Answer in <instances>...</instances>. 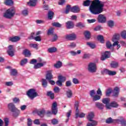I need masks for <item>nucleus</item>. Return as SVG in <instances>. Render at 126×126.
Wrapping results in <instances>:
<instances>
[{
  "label": "nucleus",
  "instance_id": "obj_1",
  "mask_svg": "<svg viewBox=\"0 0 126 126\" xmlns=\"http://www.w3.org/2000/svg\"><path fill=\"white\" fill-rule=\"evenodd\" d=\"M83 5L84 6H89V10L92 14L97 15L102 13L105 5V2H101L99 0H94L91 1L90 0H86L84 1Z\"/></svg>",
  "mask_w": 126,
  "mask_h": 126
},
{
  "label": "nucleus",
  "instance_id": "obj_2",
  "mask_svg": "<svg viewBox=\"0 0 126 126\" xmlns=\"http://www.w3.org/2000/svg\"><path fill=\"white\" fill-rule=\"evenodd\" d=\"M15 15V8L12 7L6 10L4 13L3 16L5 18L10 19L11 17H13Z\"/></svg>",
  "mask_w": 126,
  "mask_h": 126
},
{
  "label": "nucleus",
  "instance_id": "obj_3",
  "mask_svg": "<svg viewBox=\"0 0 126 126\" xmlns=\"http://www.w3.org/2000/svg\"><path fill=\"white\" fill-rule=\"evenodd\" d=\"M93 118H94V112H91L89 113L88 116H87V119L89 122H91L92 123H88L87 126H95L97 125V122L92 120Z\"/></svg>",
  "mask_w": 126,
  "mask_h": 126
},
{
  "label": "nucleus",
  "instance_id": "obj_4",
  "mask_svg": "<svg viewBox=\"0 0 126 126\" xmlns=\"http://www.w3.org/2000/svg\"><path fill=\"white\" fill-rule=\"evenodd\" d=\"M27 95L31 98L32 100H33L34 98H36L37 96H38V94L36 92V90L34 89H31L27 92Z\"/></svg>",
  "mask_w": 126,
  "mask_h": 126
},
{
  "label": "nucleus",
  "instance_id": "obj_5",
  "mask_svg": "<svg viewBox=\"0 0 126 126\" xmlns=\"http://www.w3.org/2000/svg\"><path fill=\"white\" fill-rule=\"evenodd\" d=\"M88 69L89 72H91L92 73L96 72V71H97V66L96 65V63H90L88 65Z\"/></svg>",
  "mask_w": 126,
  "mask_h": 126
},
{
  "label": "nucleus",
  "instance_id": "obj_6",
  "mask_svg": "<svg viewBox=\"0 0 126 126\" xmlns=\"http://www.w3.org/2000/svg\"><path fill=\"white\" fill-rule=\"evenodd\" d=\"M76 38L77 36L74 32L65 35V38L66 40H68L69 41H75V40H76Z\"/></svg>",
  "mask_w": 126,
  "mask_h": 126
},
{
  "label": "nucleus",
  "instance_id": "obj_7",
  "mask_svg": "<svg viewBox=\"0 0 126 126\" xmlns=\"http://www.w3.org/2000/svg\"><path fill=\"white\" fill-rule=\"evenodd\" d=\"M97 20L98 23H105L106 21H107V18L105 15L100 14L98 15Z\"/></svg>",
  "mask_w": 126,
  "mask_h": 126
},
{
  "label": "nucleus",
  "instance_id": "obj_8",
  "mask_svg": "<svg viewBox=\"0 0 126 126\" xmlns=\"http://www.w3.org/2000/svg\"><path fill=\"white\" fill-rule=\"evenodd\" d=\"M111 57V52L110 51H105L104 53H103L100 58V60L101 61H105L107 60V59H110Z\"/></svg>",
  "mask_w": 126,
  "mask_h": 126
},
{
  "label": "nucleus",
  "instance_id": "obj_9",
  "mask_svg": "<svg viewBox=\"0 0 126 126\" xmlns=\"http://www.w3.org/2000/svg\"><path fill=\"white\" fill-rule=\"evenodd\" d=\"M51 110L53 115H57L58 114V103L57 102H54L52 104Z\"/></svg>",
  "mask_w": 126,
  "mask_h": 126
},
{
  "label": "nucleus",
  "instance_id": "obj_10",
  "mask_svg": "<svg viewBox=\"0 0 126 126\" xmlns=\"http://www.w3.org/2000/svg\"><path fill=\"white\" fill-rule=\"evenodd\" d=\"M8 50L7 51V53L10 57H13L14 56V49H13V45H9Z\"/></svg>",
  "mask_w": 126,
  "mask_h": 126
},
{
  "label": "nucleus",
  "instance_id": "obj_11",
  "mask_svg": "<svg viewBox=\"0 0 126 126\" xmlns=\"http://www.w3.org/2000/svg\"><path fill=\"white\" fill-rule=\"evenodd\" d=\"M103 72L104 73H105V74H108V75H110V76H114V75L117 74V72H116V71H112L108 69H104Z\"/></svg>",
  "mask_w": 126,
  "mask_h": 126
},
{
  "label": "nucleus",
  "instance_id": "obj_12",
  "mask_svg": "<svg viewBox=\"0 0 126 126\" xmlns=\"http://www.w3.org/2000/svg\"><path fill=\"white\" fill-rule=\"evenodd\" d=\"M8 109L9 111H10V112H11V113H12L13 112L16 111L17 108H16L14 104H13V103H10L8 104Z\"/></svg>",
  "mask_w": 126,
  "mask_h": 126
},
{
  "label": "nucleus",
  "instance_id": "obj_13",
  "mask_svg": "<svg viewBox=\"0 0 126 126\" xmlns=\"http://www.w3.org/2000/svg\"><path fill=\"white\" fill-rule=\"evenodd\" d=\"M53 72V70H50L48 71H47V73L46 75V79L47 80H52L53 78V74L52 73Z\"/></svg>",
  "mask_w": 126,
  "mask_h": 126
},
{
  "label": "nucleus",
  "instance_id": "obj_14",
  "mask_svg": "<svg viewBox=\"0 0 126 126\" xmlns=\"http://www.w3.org/2000/svg\"><path fill=\"white\" fill-rule=\"evenodd\" d=\"M110 98H103L102 100L103 104H105L106 109H110Z\"/></svg>",
  "mask_w": 126,
  "mask_h": 126
},
{
  "label": "nucleus",
  "instance_id": "obj_15",
  "mask_svg": "<svg viewBox=\"0 0 126 126\" xmlns=\"http://www.w3.org/2000/svg\"><path fill=\"white\" fill-rule=\"evenodd\" d=\"M120 119H118L117 121V124H120L122 126H126V120L124 119V117H119Z\"/></svg>",
  "mask_w": 126,
  "mask_h": 126
},
{
  "label": "nucleus",
  "instance_id": "obj_16",
  "mask_svg": "<svg viewBox=\"0 0 126 126\" xmlns=\"http://www.w3.org/2000/svg\"><path fill=\"white\" fill-rule=\"evenodd\" d=\"M79 11H80V8H79L77 5H75L71 7V12L78 13Z\"/></svg>",
  "mask_w": 126,
  "mask_h": 126
},
{
  "label": "nucleus",
  "instance_id": "obj_17",
  "mask_svg": "<svg viewBox=\"0 0 126 126\" xmlns=\"http://www.w3.org/2000/svg\"><path fill=\"white\" fill-rule=\"evenodd\" d=\"M120 93V88L118 87H116L114 89L113 92V97H116L117 98V97H119V94Z\"/></svg>",
  "mask_w": 126,
  "mask_h": 126
},
{
  "label": "nucleus",
  "instance_id": "obj_18",
  "mask_svg": "<svg viewBox=\"0 0 126 126\" xmlns=\"http://www.w3.org/2000/svg\"><path fill=\"white\" fill-rule=\"evenodd\" d=\"M66 27L67 29H72L74 27V23L72 21H67L66 23Z\"/></svg>",
  "mask_w": 126,
  "mask_h": 126
},
{
  "label": "nucleus",
  "instance_id": "obj_19",
  "mask_svg": "<svg viewBox=\"0 0 126 126\" xmlns=\"http://www.w3.org/2000/svg\"><path fill=\"white\" fill-rule=\"evenodd\" d=\"M20 40V37L19 36H15L13 37H10L9 38V41H10L11 42H12L13 43H14L15 42H18Z\"/></svg>",
  "mask_w": 126,
  "mask_h": 126
},
{
  "label": "nucleus",
  "instance_id": "obj_20",
  "mask_svg": "<svg viewBox=\"0 0 126 126\" xmlns=\"http://www.w3.org/2000/svg\"><path fill=\"white\" fill-rule=\"evenodd\" d=\"M23 55L26 58H29V57H31V52L28 49H25L23 51Z\"/></svg>",
  "mask_w": 126,
  "mask_h": 126
},
{
  "label": "nucleus",
  "instance_id": "obj_21",
  "mask_svg": "<svg viewBox=\"0 0 126 126\" xmlns=\"http://www.w3.org/2000/svg\"><path fill=\"white\" fill-rule=\"evenodd\" d=\"M37 1H38V0H30V1L28 2V4L30 6H36Z\"/></svg>",
  "mask_w": 126,
  "mask_h": 126
},
{
  "label": "nucleus",
  "instance_id": "obj_22",
  "mask_svg": "<svg viewBox=\"0 0 126 126\" xmlns=\"http://www.w3.org/2000/svg\"><path fill=\"white\" fill-rule=\"evenodd\" d=\"M119 119H112V118L110 117L106 120V124H112V123H116L118 122Z\"/></svg>",
  "mask_w": 126,
  "mask_h": 126
},
{
  "label": "nucleus",
  "instance_id": "obj_23",
  "mask_svg": "<svg viewBox=\"0 0 126 126\" xmlns=\"http://www.w3.org/2000/svg\"><path fill=\"white\" fill-rule=\"evenodd\" d=\"M110 66L112 68H117L119 67V63L112 61L110 63Z\"/></svg>",
  "mask_w": 126,
  "mask_h": 126
},
{
  "label": "nucleus",
  "instance_id": "obj_24",
  "mask_svg": "<svg viewBox=\"0 0 126 126\" xmlns=\"http://www.w3.org/2000/svg\"><path fill=\"white\" fill-rule=\"evenodd\" d=\"M46 95L48 97H50L51 100H54V99H55V94H54L52 91L47 92Z\"/></svg>",
  "mask_w": 126,
  "mask_h": 126
},
{
  "label": "nucleus",
  "instance_id": "obj_25",
  "mask_svg": "<svg viewBox=\"0 0 126 126\" xmlns=\"http://www.w3.org/2000/svg\"><path fill=\"white\" fill-rule=\"evenodd\" d=\"M95 107L99 109V110H103L105 106L100 102H95Z\"/></svg>",
  "mask_w": 126,
  "mask_h": 126
},
{
  "label": "nucleus",
  "instance_id": "obj_26",
  "mask_svg": "<svg viewBox=\"0 0 126 126\" xmlns=\"http://www.w3.org/2000/svg\"><path fill=\"white\" fill-rule=\"evenodd\" d=\"M45 113H46V111L44 109H42L41 110H38L36 112V114H37L38 116L41 117V118H43L44 117V115H45Z\"/></svg>",
  "mask_w": 126,
  "mask_h": 126
},
{
  "label": "nucleus",
  "instance_id": "obj_27",
  "mask_svg": "<svg viewBox=\"0 0 126 126\" xmlns=\"http://www.w3.org/2000/svg\"><path fill=\"white\" fill-rule=\"evenodd\" d=\"M110 109H108L109 110L111 109V107L112 108H118L119 107V104L116 101H112L110 103Z\"/></svg>",
  "mask_w": 126,
  "mask_h": 126
},
{
  "label": "nucleus",
  "instance_id": "obj_28",
  "mask_svg": "<svg viewBox=\"0 0 126 126\" xmlns=\"http://www.w3.org/2000/svg\"><path fill=\"white\" fill-rule=\"evenodd\" d=\"M13 3H14L13 0H5V1L4 2V4L9 6L13 5Z\"/></svg>",
  "mask_w": 126,
  "mask_h": 126
},
{
  "label": "nucleus",
  "instance_id": "obj_29",
  "mask_svg": "<svg viewBox=\"0 0 126 126\" xmlns=\"http://www.w3.org/2000/svg\"><path fill=\"white\" fill-rule=\"evenodd\" d=\"M12 113H13V117L14 118H17V117L20 115V110H19L18 109H17L14 111V112Z\"/></svg>",
  "mask_w": 126,
  "mask_h": 126
},
{
  "label": "nucleus",
  "instance_id": "obj_30",
  "mask_svg": "<svg viewBox=\"0 0 126 126\" xmlns=\"http://www.w3.org/2000/svg\"><path fill=\"white\" fill-rule=\"evenodd\" d=\"M54 15H55V13L53 11H48V19H49V20H52V19L54 18Z\"/></svg>",
  "mask_w": 126,
  "mask_h": 126
},
{
  "label": "nucleus",
  "instance_id": "obj_31",
  "mask_svg": "<svg viewBox=\"0 0 126 126\" xmlns=\"http://www.w3.org/2000/svg\"><path fill=\"white\" fill-rule=\"evenodd\" d=\"M63 65V63L61 61H58L56 64H54V67L56 68H61Z\"/></svg>",
  "mask_w": 126,
  "mask_h": 126
},
{
  "label": "nucleus",
  "instance_id": "obj_32",
  "mask_svg": "<svg viewBox=\"0 0 126 126\" xmlns=\"http://www.w3.org/2000/svg\"><path fill=\"white\" fill-rule=\"evenodd\" d=\"M69 11H71V6L70 5H67L64 13H65V14H68V13H69Z\"/></svg>",
  "mask_w": 126,
  "mask_h": 126
},
{
  "label": "nucleus",
  "instance_id": "obj_33",
  "mask_svg": "<svg viewBox=\"0 0 126 126\" xmlns=\"http://www.w3.org/2000/svg\"><path fill=\"white\" fill-rule=\"evenodd\" d=\"M42 66H44V63H39L34 65V68H35V69H38V68H40L42 67Z\"/></svg>",
  "mask_w": 126,
  "mask_h": 126
},
{
  "label": "nucleus",
  "instance_id": "obj_34",
  "mask_svg": "<svg viewBox=\"0 0 126 126\" xmlns=\"http://www.w3.org/2000/svg\"><path fill=\"white\" fill-rule=\"evenodd\" d=\"M42 86H43V87H44V88H46L47 86H48V82L47 81V79H42Z\"/></svg>",
  "mask_w": 126,
  "mask_h": 126
},
{
  "label": "nucleus",
  "instance_id": "obj_35",
  "mask_svg": "<svg viewBox=\"0 0 126 126\" xmlns=\"http://www.w3.org/2000/svg\"><path fill=\"white\" fill-rule=\"evenodd\" d=\"M97 39L99 41L101 44H104V36L103 35H99L97 36Z\"/></svg>",
  "mask_w": 126,
  "mask_h": 126
},
{
  "label": "nucleus",
  "instance_id": "obj_36",
  "mask_svg": "<svg viewBox=\"0 0 126 126\" xmlns=\"http://www.w3.org/2000/svg\"><path fill=\"white\" fill-rule=\"evenodd\" d=\"M85 37L86 39H90V32L88 31H85L84 32Z\"/></svg>",
  "mask_w": 126,
  "mask_h": 126
},
{
  "label": "nucleus",
  "instance_id": "obj_37",
  "mask_svg": "<svg viewBox=\"0 0 126 126\" xmlns=\"http://www.w3.org/2000/svg\"><path fill=\"white\" fill-rule=\"evenodd\" d=\"M49 53H56L57 52V48L56 47H50L48 49Z\"/></svg>",
  "mask_w": 126,
  "mask_h": 126
},
{
  "label": "nucleus",
  "instance_id": "obj_38",
  "mask_svg": "<svg viewBox=\"0 0 126 126\" xmlns=\"http://www.w3.org/2000/svg\"><path fill=\"white\" fill-rule=\"evenodd\" d=\"M58 80L62 81V83L64 82V81L66 80V78L62 75L58 76Z\"/></svg>",
  "mask_w": 126,
  "mask_h": 126
},
{
  "label": "nucleus",
  "instance_id": "obj_39",
  "mask_svg": "<svg viewBox=\"0 0 126 126\" xmlns=\"http://www.w3.org/2000/svg\"><path fill=\"white\" fill-rule=\"evenodd\" d=\"M66 96L67 98H71L72 97V91L70 90H68V91L66 92Z\"/></svg>",
  "mask_w": 126,
  "mask_h": 126
},
{
  "label": "nucleus",
  "instance_id": "obj_40",
  "mask_svg": "<svg viewBox=\"0 0 126 126\" xmlns=\"http://www.w3.org/2000/svg\"><path fill=\"white\" fill-rule=\"evenodd\" d=\"M120 39V35L119 34H115L113 36V38L112 39L113 42L115 43V42H116L117 41Z\"/></svg>",
  "mask_w": 126,
  "mask_h": 126
},
{
  "label": "nucleus",
  "instance_id": "obj_41",
  "mask_svg": "<svg viewBox=\"0 0 126 126\" xmlns=\"http://www.w3.org/2000/svg\"><path fill=\"white\" fill-rule=\"evenodd\" d=\"M52 25L54 27H57L58 28H61V27H62V24H60V23L58 22H54L52 23Z\"/></svg>",
  "mask_w": 126,
  "mask_h": 126
},
{
  "label": "nucleus",
  "instance_id": "obj_42",
  "mask_svg": "<svg viewBox=\"0 0 126 126\" xmlns=\"http://www.w3.org/2000/svg\"><path fill=\"white\" fill-rule=\"evenodd\" d=\"M11 75H12L13 76H16V75H17V70L12 69L11 71Z\"/></svg>",
  "mask_w": 126,
  "mask_h": 126
},
{
  "label": "nucleus",
  "instance_id": "obj_43",
  "mask_svg": "<svg viewBox=\"0 0 126 126\" xmlns=\"http://www.w3.org/2000/svg\"><path fill=\"white\" fill-rule=\"evenodd\" d=\"M28 62V60L26 58H25L21 61L20 64L21 65H24V64H26V63H27Z\"/></svg>",
  "mask_w": 126,
  "mask_h": 126
},
{
  "label": "nucleus",
  "instance_id": "obj_44",
  "mask_svg": "<svg viewBox=\"0 0 126 126\" xmlns=\"http://www.w3.org/2000/svg\"><path fill=\"white\" fill-rule=\"evenodd\" d=\"M76 27H79V28L81 29V28H84L85 26H84V25H83V24H82V23L79 22L76 24Z\"/></svg>",
  "mask_w": 126,
  "mask_h": 126
},
{
  "label": "nucleus",
  "instance_id": "obj_45",
  "mask_svg": "<svg viewBox=\"0 0 126 126\" xmlns=\"http://www.w3.org/2000/svg\"><path fill=\"white\" fill-rule=\"evenodd\" d=\"M51 123L52 125H53V126H55V125H58V124H59V121L58 119L54 118L51 120Z\"/></svg>",
  "mask_w": 126,
  "mask_h": 126
},
{
  "label": "nucleus",
  "instance_id": "obj_46",
  "mask_svg": "<svg viewBox=\"0 0 126 126\" xmlns=\"http://www.w3.org/2000/svg\"><path fill=\"white\" fill-rule=\"evenodd\" d=\"M111 93H112V89L108 88L106 92V96L109 97L111 95Z\"/></svg>",
  "mask_w": 126,
  "mask_h": 126
},
{
  "label": "nucleus",
  "instance_id": "obj_47",
  "mask_svg": "<svg viewBox=\"0 0 126 126\" xmlns=\"http://www.w3.org/2000/svg\"><path fill=\"white\" fill-rule=\"evenodd\" d=\"M119 41H116L115 42H114L113 43V44H112V46L113 47H115V46H117V50H119V49H120V48H121V45L119 44Z\"/></svg>",
  "mask_w": 126,
  "mask_h": 126
},
{
  "label": "nucleus",
  "instance_id": "obj_48",
  "mask_svg": "<svg viewBox=\"0 0 126 126\" xmlns=\"http://www.w3.org/2000/svg\"><path fill=\"white\" fill-rule=\"evenodd\" d=\"M101 99V96L99 95H95L93 97V101H98V100H100Z\"/></svg>",
  "mask_w": 126,
  "mask_h": 126
},
{
  "label": "nucleus",
  "instance_id": "obj_49",
  "mask_svg": "<svg viewBox=\"0 0 126 126\" xmlns=\"http://www.w3.org/2000/svg\"><path fill=\"white\" fill-rule=\"evenodd\" d=\"M87 45H88V46H89V47H90V48H91V49H95L96 45H95V44L91 43V42H87Z\"/></svg>",
  "mask_w": 126,
  "mask_h": 126
},
{
  "label": "nucleus",
  "instance_id": "obj_50",
  "mask_svg": "<svg viewBox=\"0 0 126 126\" xmlns=\"http://www.w3.org/2000/svg\"><path fill=\"white\" fill-rule=\"evenodd\" d=\"M30 48H33L34 49H36V50H38V44H30Z\"/></svg>",
  "mask_w": 126,
  "mask_h": 126
},
{
  "label": "nucleus",
  "instance_id": "obj_51",
  "mask_svg": "<svg viewBox=\"0 0 126 126\" xmlns=\"http://www.w3.org/2000/svg\"><path fill=\"white\" fill-rule=\"evenodd\" d=\"M109 27H113L114 26V21L110 20L107 22Z\"/></svg>",
  "mask_w": 126,
  "mask_h": 126
},
{
  "label": "nucleus",
  "instance_id": "obj_52",
  "mask_svg": "<svg viewBox=\"0 0 126 126\" xmlns=\"http://www.w3.org/2000/svg\"><path fill=\"white\" fill-rule=\"evenodd\" d=\"M121 35L123 39H126V31H124L121 32Z\"/></svg>",
  "mask_w": 126,
  "mask_h": 126
},
{
  "label": "nucleus",
  "instance_id": "obj_53",
  "mask_svg": "<svg viewBox=\"0 0 126 126\" xmlns=\"http://www.w3.org/2000/svg\"><path fill=\"white\" fill-rule=\"evenodd\" d=\"M54 30L53 28L49 29L47 32V35H54Z\"/></svg>",
  "mask_w": 126,
  "mask_h": 126
},
{
  "label": "nucleus",
  "instance_id": "obj_54",
  "mask_svg": "<svg viewBox=\"0 0 126 126\" xmlns=\"http://www.w3.org/2000/svg\"><path fill=\"white\" fill-rule=\"evenodd\" d=\"M61 89L59 87H55L54 89V93L58 94L60 93Z\"/></svg>",
  "mask_w": 126,
  "mask_h": 126
},
{
  "label": "nucleus",
  "instance_id": "obj_55",
  "mask_svg": "<svg viewBox=\"0 0 126 126\" xmlns=\"http://www.w3.org/2000/svg\"><path fill=\"white\" fill-rule=\"evenodd\" d=\"M71 85H72V84L71 83V81H67L65 82V86H66V87H70V86H71Z\"/></svg>",
  "mask_w": 126,
  "mask_h": 126
},
{
  "label": "nucleus",
  "instance_id": "obj_56",
  "mask_svg": "<svg viewBox=\"0 0 126 126\" xmlns=\"http://www.w3.org/2000/svg\"><path fill=\"white\" fill-rule=\"evenodd\" d=\"M45 114H46V115L47 116V117H51V116H52V115H53V111L48 110L45 113Z\"/></svg>",
  "mask_w": 126,
  "mask_h": 126
},
{
  "label": "nucleus",
  "instance_id": "obj_57",
  "mask_svg": "<svg viewBox=\"0 0 126 126\" xmlns=\"http://www.w3.org/2000/svg\"><path fill=\"white\" fill-rule=\"evenodd\" d=\"M4 123L5 124V126H8V124H9V120L8 118H5L4 119Z\"/></svg>",
  "mask_w": 126,
  "mask_h": 126
},
{
  "label": "nucleus",
  "instance_id": "obj_58",
  "mask_svg": "<svg viewBox=\"0 0 126 126\" xmlns=\"http://www.w3.org/2000/svg\"><path fill=\"white\" fill-rule=\"evenodd\" d=\"M95 90H91L90 91V95L91 96V97H94L95 95Z\"/></svg>",
  "mask_w": 126,
  "mask_h": 126
},
{
  "label": "nucleus",
  "instance_id": "obj_59",
  "mask_svg": "<svg viewBox=\"0 0 126 126\" xmlns=\"http://www.w3.org/2000/svg\"><path fill=\"white\" fill-rule=\"evenodd\" d=\"M113 45H112V43L110 41L106 42V48L107 49H111V47H112Z\"/></svg>",
  "mask_w": 126,
  "mask_h": 126
},
{
  "label": "nucleus",
  "instance_id": "obj_60",
  "mask_svg": "<svg viewBox=\"0 0 126 126\" xmlns=\"http://www.w3.org/2000/svg\"><path fill=\"white\" fill-rule=\"evenodd\" d=\"M70 48H75L76 47V44L74 42L70 43V45H68Z\"/></svg>",
  "mask_w": 126,
  "mask_h": 126
},
{
  "label": "nucleus",
  "instance_id": "obj_61",
  "mask_svg": "<svg viewBox=\"0 0 126 126\" xmlns=\"http://www.w3.org/2000/svg\"><path fill=\"white\" fill-rule=\"evenodd\" d=\"M74 106H75V108H76V110H77V111L79 110L78 109V107L79 106V102H78V101H76V102H75Z\"/></svg>",
  "mask_w": 126,
  "mask_h": 126
},
{
  "label": "nucleus",
  "instance_id": "obj_62",
  "mask_svg": "<svg viewBox=\"0 0 126 126\" xmlns=\"http://www.w3.org/2000/svg\"><path fill=\"white\" fill-rule=\"evenodd\" d=\"M56 85H58V86H63V82L61 80H59L56 82Z\"/></svg>",
  "mask_w": 126,
  "mask_h": 126
},
{
  "label": "nucleus",
  "instance_id": "obj_63",
  "mask_svg": "<svg viewBox=\"0 0 126 126\" xmlns=\"http://www.w3.org/2000/svg\"><path fill=\"white\" fill-rule=\"evenodd\" d=\"M28 121V126H32V120L30 118H28L27 119Z\"/></svg>",
  "mask_w": 126,
  "mask_h": 126
},
{
  "label": "nucleus",
  "instance_id": "obj_64",
  "mask_svg": "<svg viewBox=\"0 0 126 126\" xmlns=\"http://www.w3.org/2000/svg\"><path fill=\"white\" fill-rule=\"evenodd\" d=\"M5 85L6 86H12L13 85V82H5Z\"/></svg>",
  "mask_w": 126,
  "mask_h": 126
}]
</instances>
